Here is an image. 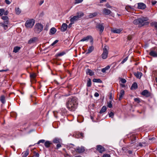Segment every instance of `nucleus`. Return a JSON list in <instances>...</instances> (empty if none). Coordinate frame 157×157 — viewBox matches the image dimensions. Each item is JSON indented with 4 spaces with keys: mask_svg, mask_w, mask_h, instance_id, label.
<instances>
[{
    "mask_svg": "<svg viewBox=\"0 0 157 157\" xmlns=\"http://www.w3.org/2000/svg\"><path fill=\"white\" fill-rule=\"evenodd\" d=\"M78 105L77 98L75 97L70 98L66 103V106L68 109L74 111L77 108Z\"/></svg>",
    "mask_w": 157,
    "mask_h": 157,
    "instance_id": "f257e3e1",
    "label": "nucleus"
},
{
    "mask_svg": "<svg viewBox=\"0 0 157 157\" xmlns=\"http://www.w3.org/2000/svg\"><path fill=\"white\" fill-rule=\"evenodd\" d=\"M148 20L147 17H142L134 20L133 23L135 25H138L139 27H142L149 25V22L147 21Z\"/></svg>",
    "mask_w": 157,
    "mask_h": 157,
    "instance_id": "f03ea898",
    "label": "nucleus"
},
{
    "mask_svg": "<svg viewBox=\"0 0 157 157\" xmlns=\"http://www.w3.org/2000/svg\"><path fill=\"white\" fill-rule=\"evenodd\" d=\"M84 15V13L82 12H79L76 13V15L71 18L70 21L72 24H74L75 21L79 20V18L83 17Z\"/></svg>",
    "mask_w": 157,
    "mask_h": 157,
    "instance_id": "7ed1b4c3",
    "label": "nucleus"
},
{
    "mask_svg": "<svg viewBox=\"0 0 157 157\" xmlns=\"http://www.w3.org/2000/svg\"><path fill=\"white\" fill-rule=\"evenodd\" d=\"M43 28V25L40 23L36 24L34 28V31L35 33H39L42 31Z\"/></svg>",
    "mask_w": 157,
    "mask_h": 157,
    "instance_id": "20e7f679",
    "label": "nucleus"
},
{
    "mask_svg": "<svg viewBox=\"0 0 157 157\" xmlns=\"http://www.w3.org/2000/svg\"><path fill=\"white\" fill-rule=\"evenodd\" d=\"M35 20L33 19H30L26 21L25 25L27 28H31L35 24Z\"/></svg>",
    "mask_w": 157,
    "mask_h": 157,
    "instance_id": "39448f33",
    "label": "nucleus"
},
{
    "mask_svg": "<svg viewBox=\"0 0 157 157\" xmlns=\"http://www.w3.org/2000/svg\"><path fill=\"white\" fill-rule=\"evenodd\" d=\"M109 47L107 46H105L103 48V52L101 56L103 59H106L108 56Z\"/></svg>",
    "mask_w": 157,
    "mask_h": 157,
    "instance_id": "423d86ee",
    "label": "nucleus"
},
{
    "mask_svg": "<svg viewBox=\"0 0 157 157\" xmlns=\"http://www.w3.org/2000/svg\"><path fill=\"white\" fill-rule=\"evenodd\" d=\"M149 55L154 57H157V48H154L150 49Z\"/></svg>",
    "mask_w": 157,
    "mask_h": 157,
    "instance_id": "0eeeda50",
    "label": "nucleus"
},
{
    "mask_svg": "<svg viewBox=\"0 0 157 157\" xmlns=\"http://www.w3.org/2000/svg\"><path fill=\"white\" fill-rule=\"evenodd\" d=\"M96 150L99 153H102L105 151V148L101 145H98L96 146Z\"/></svg>",
    "mask_w": 157,
    "mask_h": 157,
    "instance_id": "6e6552de",
    "label": "nucleus"
},
{
    "mask_svg": "<svg viewBox=\"0 0 157 157\" xmlns=\"http://www.w3.org/2000/svg\"><path fill=\"white\" fill-rule=\"evenodd\" d=\"M75 151L77 153H82L85 150L84 148L83 147H78L75 149Z\"/></svg>",
    "mask_w": 157,
    "mask_h": 157,
    "instance_id": "1a4fd4ad",
    "label": "nucleus"
},
{
    "mask_svg": "<svg viewBox=\"0 0 157 157\" xmlns=\"http://www.w3.org/2000/svg\"><path fill=\"white\" fill-rule=\"evenodd\" d=\"M136 135H132L130 136V139L131 140V144H132L136 142Z\"/></svg>",
    "mask_w": 157,
    "mask_h": 157,
    "instance_id": "9d476101",
    "label": "nucleus"
},
{
    "mask_svg": "<svg viewBox=\"0 0 157 157\" xmlns=\"http://www.w3.org/2000/svg\"><path fill=\"white\" fill-rule=\"evenodd\" d=\"M141 94L146 97H150L151 95L150 93L146 90H143L141 93Z\"/></svg>",
    "mask_w": 157,
    "mask_h": 157,
    "instance_id": "9b49d317",
    "label": "nucleus"
},
{
    "mask_svg": "<svg viewBox=\"0 0 157 157\" xmlns=\"http://www.w3.org/2000/svg\"><path fill=\"white\" fill-rule=\"evenodd\" d=\"M122 30L121 29L116 28H113L111 29V32L114 33H120Z\"/></svg>",
    "mask_w": 157,
    "mask_h": 157,
    "instance_id": "f8f14e48",
    "label": "nucleus"
},
{
    "mask_svg": "<svg viewBox=\"0 0 157 157\" xmlns=\"http://www.w3.org/2000/svg\"><path fill=\"white\" fill-rule=\"evenodd\" d=\"M103 14L105 15H109L112 13L111 11L105 8L103 10Z\"/></svg>",
    "mask_w": 157,
    "mask_h": 157,
    "instance_id": "ddd939ff",
    "label": "nucleus"
},
{
    "mask_svg": "<svg viewBox=\"0 0 157 157\" xmlns=\"http://www.w3.org/2000/svg\"><path fill=\"white\" fill-rule=\"evenodd\" d=\"M96 28L98 29L101 33H102L104 29V27L103 24H98L96 26Z\"/></svg>",
    "mask_w": 157,
    "mask_h": 157,
    "instance_id": "4468645a",
    "label": "nucleus"
},
{
    "mask_svg": "<svg viewBox=\"0 0 157 157\" xmlns=\"http://www.w3.org/2000/svg\"><path fill=\"white\" fill-rule=\"evenodd\" d=\"M146 7L145 5L143 3H138V8L139 9H144Z\"/></svg>",
    "mask_w": 157,
    "mask_h": 157,
    "instance_id": "2eb2a0df",
    "label": "nucleus"
},
{
    "mask_svg": "<svg viewBox=\"0 0 157 157\" xmlns=\"http://www.w3.org/2000/svg\"><path fill=\"white\" fill-rule=\"evenodd\" d=\"M92 39L91 40V42H93V39H92V36H88L86 37H84L82 39L80 40V41H82V42L84 41H88V40H89V39Z\"/></svg>",
    "mask_w": 157,
    "mask_h": 157,
    "instance_id": "dca6fc26",
    "label": "nucleus"
},
{
    "mask_svg": "<svg viewBox=\"0 0 157 157\" xmlns=\"http://www.w3.org/2000/svg\"><path fill=\"white\" fill-rule=\"evenodd\" d=\"M134 74L137 78H140L141 76L142 75V73L139 71H137L136 72H134Z\"/></svg>",
    "mask_w": 157,
    "mask_h": 157,
    "instance_id": "f3484780",
    "label": "nucleus"
},
{
    "mask_svg": "<svg viewBox=\"0 0 157 157\" xmlns=\"http://www.w3.org/2000/svg\"><path fill=\"white\" fill-rule=\"evenodd\" d=\"M61 140L58 138H54L52 141V142L55 144L60 143H61Z\"/></svg>",
    "mask_w": 157,
    "mask_h": 157,
    "instance_id": "a211bd4d",
    "label": "nucleus"
},
{
    "mask_svg": "<svg viewBox=\"0 0 157 157\" xmlns=\"http://www.w3.org/2000/svg\"><path fill=\"white\" fill-rule=\"evenodd\" d=\"M67 25L66 23H63L62 25L61 30L63 32H65L67 29Z\"/></svg>",
    "mask_w": 157,
    "mask_h": 157,
    "instance_id": "6ab92c4d",
    "label": "nucleus"
},
{
    "mask_svg": "<svg viewBox=\"0 0 157 157\" xmlns=\"http://www.w3.org/2000/svg\"><path fill=\"white\" fill-rule=\"evenodd\" d=\"M37 39V38L36 37H34L32 38H31L28 41V43L29 44H31L32 43H34L36 41Z\"/></svg>",
    "mask_w": 157,
    "mask_h": 157,
    "instance_id": "aec40b11",
    "label": "nucleus"
},
{
    "mask_svg": "<svg viewBox=\"0 0 157 157\" xmlns=\"http://www.w3.org/2000/svg\"><path fill=\"white\" fill-rule=\"evenodd\" d=\"M124 94V90H121L120 93L119 97V100L120 101L122 99L123 96Z\"/></svg>",
    "mask_w": 157,
    "mask_h": 157,
    "instance_id": "412c9836",
    "label": "nucleus"
},
{
    "mask_svg": "<svg viewBox=\"0 0 157 157\" xmlns=\"http://www.w3.org/2000/svg\"><path fill=\"white\" fill-rule=\"evenodd\" d=\"M52 144V143L50 141L48 140L46 141L44 143L45 147L48 148L50 147V146Z\"/></svg>",
    "mask_w": 157,
    "mask_h": 157,
    "instance_id": "4be33fe9",
    "label": "nucleus"
},
{
    "mask_svg": "<svg viewBox=\"0 0 157 157\" xmlns=\"http://www.w3.org/2000/svg\"><path fill=\"white\" fill-rule=\"evenodd\" d=\"M56 31V29L54 27H52L50 29L49 34L50 35L54 34Z\"/></svg>",
    "mask_w": 157,
    "mask_h": 157,
    "instance_id": "5701e85b",
    "label": "nucleus"
},
{
    "mask_svg": "<svg viewBox=\"0 0 157 157\" xmlns=\"http://www.w3.org/2000/svg\"><path fill=\"white\" fill-rule=\"evenodd\" d=\"M86 73L87 74H89L90 75L92 76L94 75V73L92 70L90 69H87L86 71Z\"/></svg>",
    "mask_w": 157,
    "mask_h": 157,
    "instance_id": "b1692460",
    "label": "nucleus"
},
{
    "mask_svg": "<svg viewBox=\"0 0 157 157\" xmlns=\"http://www.w3.org/2000/svg\"><path fill=\"white\" fill-rule=\"evenodd\" d=\"M94 47L93 46H90L87 50V53L89 54L91 52L94 50Z\"/></svg>",
    "mask_w": 157,
    "mask_h": 157,
    "instance_id": "393cba45",
    "label": "nucleus"
},
{
    "mask_svg": "<svg viewBox=\"0 0 157 157\" xmlns=\"http://www.w3.org/2000/svg\"><path fill=\"white\" fill-rule=\"evenodd\" d=\"M138 87V85L137 83L135 82L132 85L131 89L132 90L136 89Z\"/></svg>",
    "mask_w": 157,
    "mask_h": 157,
    "instance_id": "a878e982",
    "label": "nucleus"
},
{
    "mask_svg": "<svg viewBox=\"0 0 157 157\" xmlns=\"http://www.w3.org/2000/svg\"><path fill=\"white\" fill-rule=\"evenodd\" d=\"M98 14V13L97 12H94L93 13H90L89 16L88 17L89 18H92L93 17H95Z\"/></svg>",
    "mask_w": 157,
    "mask_h": 157,
    "instance_id": "bb28decb",
    "label": "nucleus"
},
{
    "mask_svg": "<svg viewBox=\"0 0 157 157\" xmlns=\"http://www.w3.org/2000/svg\"><path fill=\"white\" fill-rule=\"evenodd\" d=\"M91 85V79L90 78H88L87 80L86 86L87 87H90Z\"/></svg>",
    "mask_w": 157,
    "mask_h": 157,
    "instance_id": "cd10ccee",
    "label": "nucleus"
},
{
    "mask_svg": "<svg viewBox=\"0 0 157 157\" xmlns=\"http://www.w3.org/2000/svg\"><path fill=\"white\" fill-rule=\"evenodd\" d=\"M15 12L16 14L19 15L21 13V11L19 7L15 8Z\"/></svg>",
    "mask_w": 157,
    "mask_h": 157,
    "instance_id": "c85d7f7f",
    "label": "nucleus"
},
{
    "mask_svg": "<svg viewBox=\"0 0 157 157\" xmlns=\"http://www.w3.org/2000/svg\"><path fill=\"white\" fill-rule=\"evenodd\" d=\"M106 110V107L105 106H103L100 111V113H102L105 112Z\"/></svg>",
    "mask_w": 157,
    "mask_h": 157,
    "instance_id": "c756f323",
    "label": "nucleus"
},
{
    "mask_svg": "<svg viewBox=\"0 0 157 157\" xmlns=\"http://www.w3.org/2000/svg\"><path fill=\"white\" fill-rule=\"evenodd\" d=\"M66 52H65L63 51L62 52L59 53L56 55V56L57 57L61 56L65 54Z\"/></svg>",
    "mask_w": 157,
    "mask_h": 157,
    "instance_id": "7c9ffc66",
    "label": "nucleus"
},
{
    "mask_svg": "<svg viewBox=\"0 0 157 157\" xmlns=\"http://www.w3.org/2000/svg\"><path fill=\"white\" fill-rule=\"evenodd\" d=\"M21 48L19 47L16 46L13 49V52L15 53H17L20 50Z\"/></svg>",
    "mask_w": 157,
    "mask_h": 157,
    "instance_id": "2f4dec72",
    "label": "nucleus"
},
{
    "mask_svg": "<svg viewBox=\"0 0 157 157\" xmlns=\"http://www.w3.org/2000/svg\"><path fill=\"white\" fill-rule=\"evenodd\" d=\"M110 68V66L109 65L103 68L101 70V71L103 73L105 72L106 71L108 70Z\"/></svg>",
    "mask_w": 157,
    "mask_h": 157,
    "instance_id": "473e14b6",
    "label": "nucleus"
},
{
    "mask_svg": "<svg viewBox=\"0 0 157 157\" xmlns=\"http://www.w3.org/2000/svg\"><path fill=\"white\" fill-rule=\"evenodd\" d=\"M0 101L3 104L5 103L6 101L5 99V97L4 95H2L1 97Z\"/></svg>",
    "mask_w": 157,
    "mask_h": 157,
    "instance_id": "72a5a7b5",
    "label": "nucleus"
},
{
    "mask_svg": "<svg viewBox=\"0 0 157 157\" xmlns=\"http://www.w3.org/2000/svg\"><path fill=\"white\" fill-rule=\"evenodd\" d=\"M125 9L128 12H130L131 10L133 9V8L130 6H128L126 7Z\"/></svg>",
    "mask_w": 157,
    "mask_h": 157,
    "instance_id": "f704fd0d",
    "label": "nucleus"
},
{
    "mask_svg": "<svg viewBox=\"0 0 157 157\" xmlns=\"http://www.w3.org/2000/svg\"><path fill=\"white\" fill-rule=\"evenodd\" d=\"M93 81L94 82L98 83H101L102 81L100 79L94 78Z\"/></svg>",
    "mask_w": 157,
    "mask_h": 157,
    "instance_id": "c9c22d12",
    "label": "nucleus"
},
{
    "mask_svg": "<svg viewBox=\"0 0 157 157\" xmlns=\"http://www.w3.org/2000/svg\"><path fill=\"white\" fill-rule=\"evenodd\" d=\"M29 151L28 150H26V151H25L24 153H23L22 154H23V157H26L28 155L29 153Z\"/></svg>",
    "mask_w": 157,
    "mask_h": 157,
    "instance_id": "e433bc0d",
    "label": "nucleus"
},
{
    "mask_svg": "<svg viewBox=\"0 0 157 157\" xmlns=\"http://www.w3.org/2000/svg\"><path fill=\"white\" fill-rule=\"evenodd\" d=\"M0 24L2 26L4 27V29L6 30L7 29L8 27V26L7 25L3 23H1Z\"/></svg>",
    "mask_w": 157,
    "mask_h": 157,
    "instance_id": "4c0bfd02",
    "label": "nucleus"
},
{
    "mask_svg": "<svg viewBox=\"0 0 157 157\" xmlns=\"http://www.w3.org/2000/svg\"><path fill=\"white\" fill-rule=\"evenodd\" d=\"M30 98H31V101L33 102L34 104H36V102H34V101L35 100H36V98L35 97H33L32 95L30 96Z\"/></svg>",
    "mask_w": 157,
    "mask_h": 157,
    "instance_id": "58836bf2",
    "label": "nucleus"
},
{
    "mask_svg": "<svg viewBox=\"0 0 157 157\" xmlns=\"http://www.w3.org/2000/svg\"><path fill=\"white\" fill-rule=\"evenodd\" d=\"M4 10L3 9H0V16H2L4 14Z\"/></svg>",
    "mask_w": 157,
    "mask_h": 157,
    "instance_id": "ea45409f",
    "label": "nucleus"
},
{
    "mask_svg": "<svg viewBox=\"0 0 157 157\" xmlns=\"http://www.w3.org/2000/svg\"><path fill=\"white\" fill-rule=\"evenodd\" d=\"M134 101L137 102V103H139L140 102L141 100L140 99L138 98H135L134 99Z\"/></svg>",
    "mask_w": 157,
    "mask_h": 157,
    "instance_id": "a19ab883",
    "label": "nucleus"
},
{
    "mask_svg": "<svg viewBox=\"0 0 157 157\" xmlns=\"http://www.w3.org/2000/svg\"><path fill=\"white\" fill-rule=\"evenodd\" d=\"M151 25L154 26L155 28L157 29V22H154L151 23Z\"/></svg>",
    "mask_w": 157,
    "mask_h": 157,
    "instance_id": "79ce46f5",
    "label": "nucleus"
},
{
    "mask_svg": "<svg viewBox=\"0 0 157 157\" xmlns=\"http://www.w3.org/2000/svg\"><path fill=\"white\" fill-rule=\"evenodd\" d=\"M36 76L35 73H32L30 74V77L31 78H34Z\"/></svg>",
    "mask_w": 157,
    "mask_h": 157,
    "instance_id": "37998d69",
    "label": "nucleus"
},
{
    "mask_svg": "<svg viewBox=\"0 0 157 157\" xmlns=\"http://www.w3.org/2000/svg\"><path fill=\"white\" fill-rule=\"evenodd\" d=\"M11 116L12 117H16L17 116V114L15 112H12L10 114Z\"/></svg>",
    "mask_w": 157,
    "mask_h": 157,
    "instance_id": "c03bdc74",
    "label": "nucleus"
},
{
    "mask_svg": "<svg viewBox=\"0 0 157 157\" xmlns=\"http://www.w3.org/2000/svg\"><path fill=\"white\" fill-rule=\"evenodd\" d=\"M108 107L109 108H112V101H110L108 103Z\"/></svg>",
    "mask_w": 157,
    "mask_h": 157,
    "instance_id": "a18cd8bd",
    "label": "nucleus"
},
{
    "mask_svg": "<svg viewBox=\"0 0 157 157\" xmlns=\"http://www.w3.org/2000/svg\"><path fill=\"white\" fill-rule=\"evenodd\" d=\"M2 19L4 21H8V17L7 16H2Z\"/></svg>",
    "mask_w": 157,
    "mask_h": 157,
    "instance_id": "49530a36",
    "label": "nucleus"
},
{
    "mask_svg": "<svg viewBox=\"0 0 157 157\" xmlns=\"http://www.w3.org/2000/svg\"><path fill=\"white\" fill-rule=\"evenodd\" d=\"M83 0H75V4H77L82 2Z\"/></svg>",
    "mask_w": 157,
    "mask_h": 157,
    "instance_id": "de8ad7c7",
    "label": "nucleus"
},
{
    "mask_svg": "<svg viewBox=\"0 0 157 157\" xmlns=\"http://www.w3.org/2000/svg\"><path fill=\"white\" fill-rule=\"evenodd\" d=\"M45 140H39L38 142L37 143V144H39L40 143H45Z\"/></svg>",
    "mask_w": 157,
    "mask_h": 157,
    "instance_id": "09e8293b",
    "label": "nucleus"
},
{
    "mask_svg": "<svg viewBox=\"0 0 157 157\" xmlns=\"http://www.w3.org/2000/svg\"><path fill=\"white\" fill-rule=\"evenodd\" d=\"M60 143H61L57 144L56 145V149H58L61 147L62 146Z\"/></svg>",
    "mask_w": 157,
    "mask_h": 157,
    "instance_id": "8fccbe9b",
    "label": "nucleus"
},
{
    "mask_svg": "<svg viewBox=\"0 0 157 157\" xmlns=\"http://www.w3.org/2000/svg\"><path fill=\"white\" fill-rule=\"evenodd\" d=\"M137 112H138V113H139L140 114H144V113H145V111L144 109H143V110H141V111L140 112L138 110H137Z\"/></svg>",
    "mask_w": 157,
    "mask_h": 157,
    "instance_id": "3c124183",
    "label": "nucleus"
},
{
    "mask_svg": "<svg viewBox=\"0 0 157 157\" xmlns=\"http://www.w3.org/2000/svg\"><path fill=\"white\" fill-rule=\"evenodd\" d=\"M114 115V113L113 112H110V113L109 114V117L113 118Z\"/></svg>",
    "mask_w": 157,
    "mask_h": 157,
    "instance_id": "603ef678",
    "label": "nucleus"
},
{
    "mask_svg": "<svg viewBox=\"0 0 157 157\" xmlns=\"http://www.w3.org/2000/svg\"><path fill=\"white\" fill-rule=\"evenodd\" d=\"M128 59V57H127L125 58H124L121 62V64H123L125 62L127 61Z\"/></svg>",
    "mask_w": 157,
    "mask_h": 157,
    "instance_id": "864d4df0",
    "label": "nucleus"
},
{
    "mask_svg": "<svg viewBox=\"0 0 157 157\" xmlns=\"http://www.w3.org/2000/svg\"><path fill=\"white\" fill-rule=\"evenodd\" d=\"M49 26V25L48 24H47L46 25V26H45V28H44V30L47 31L48 29Z\"/></svg>",
    "mask_w": 157,
    "mask_h": 157,
    "instance_id": "5fc2aeb1",
    "label": "nucleus"
},
{
    "mask_svg": "<svg viewBox=\"0 0 157 157\" xmlns=\"http://www.w3.org/2000/svg\"><path fill=\"white\" fill-rule=\"evenodd\" d=\"M78 137H76L77 138H78V137H83V134L82 133H78Z\"/></svg>",
    "mask_w": 157,
    "mask_h": 157,
    "instance_id": "6e6d98bb",
    "label": "nucleus"
},
{
    "mask_svg": "<svg viewBox=\"0 0 157 157\" xmlns=\"http://www.w3.org/2000/svg\"><path fill=\"white\" fill-rule=\"evenodd\" d=\"M5 2L6 4L8 5L10 4L11 3V2L9 0H5Z\"/></svg>",
    "mask_w": 157,
    "mask_h": 157,
    "instance_id": "4d7b16f0",
    "label": "nucleus"
},
{
    "mask_svg": "<svg viewBox=\"0 0 157 157\" xmlns=\"http://www.w3.org/2000/svg\"><path fill=\"white\" fill-rule=\"evenodd\" d=\"M102 157H110V156L109 154H105L103 155Z\"/></svg>",
    "mask_w": 157,
    "mask_h": 157,
    "instance_id": "13d9d810",
    "label": "nucleus"
},
{
    "mask_svg": "<svg viewBox=\"0 0 157 157\" xmlns=\"http://www.w3.org/2000/svg\"><path fill=\"white\" fill-rule=\"evenodd\" d=\"M121 81L123 83H124L126 82V80L124 78H121Z\"/></svg>",
    "mask_w": 157,
    "mask_h": 157,
    "instance_id": "bf43d9fd",
    "label": "nucleus"
},
{
    "mask_svg": "<svg viewBox=\"0 0 157 157\" xmlns=\"http://www.w3.org/2000/svg\"><path fill=\"white\" fill-rule=\"evenodd\" d=\"M58 42V40H55L51 44V46H53Z\"/></svg>",
    "mask_w": 157,
    "mask_h": 157,
    "instance_id": "052dcab7",
    "label": "nucleus"
},
{
    "mask_svg": "<svg viewBox=\"0 0 157 157\" xmlns=\"http://www.w3.org/2000/svg\"><path fill=\"white\" fill-rule=\"evenodd\" d=\"M132 38V36L131 35H128L127 37V40H131Z\"/></svg>",
    "mask_w": 157,
    "mask_h": 157,
    "instance_id": "680f3d73",
    "label": "nucleus"
},
{
    "mask_svg": "<svg viewBox=\"0 0 157 157\" xmlns=\"http://www.w3.org/2000/svg\"><path fill=\"white\" fill-rule=\"evenodd\" d=\"M34 156L36 157H39V154L38 153H35Z\"/></svg>",
    "mask_w": 157,
    "mask_h": 157,
    "instance_id": "e2e57ef3",
    "label": "nucleus"
},
{
    "mask_svg": "<svg viewBox=\"0 0 157 157\" xmlns=\"http://www.w3.org/2000/svg\"><path fill=\"white\" fill-rule=\"evenodd\" d=\"M44 2V1L43 0H41L39 2V5L41 6Z\"/></svg>",
    "mask_w": 157,
    "mask_h": 157,
    "instance_id": "0e129e2a",
    "label": "nucleus"
},
{
    "mask_svg": "<svg viewBox=\"0 0 157 157\" xmlns=\"http://www.w3.org/2000/svg\"><path fill=\"white\" fill-rule=\"evenodd\" d=\"M157 2L156 1H152L151 2L152 4L153 5H155Z\"/></svg>",
    "mask_w": 157,
    "mask_h": 157,
    "instance_id": "69168bd1",
    "label": "nucleus"
},
{
    "mask_svg": "<svg viewBox=\"0 0 157 157\" xmlns=\"http://www.w3.org/2000/svg\"><path fill=\"white\" fill-rule=\"evenodd\" d=\"M113 98V97H112V93H110L109 94V99H112Z\"/></svg>",
    "mask_w": 157,
    "mask_h": 157,
    "instance_id": "338daca9",
    "label": "nucleus"
},
{
    "mask_svg": "<svg viewBox=\"0 0 157 157\" xmlns=\"http://www.w3.org/2000/svg\"><path fill=\"white\" fill-rule=\"evenodd\" d=\"M94 96L96 97H98L99 96V94L97 92L95 93Z\"/></svg>",
    "mask_w": 157,
    "mask_h": 157,
    "instance_id": "774afa93",
    "label": "nucleus"
}]
</instances>
